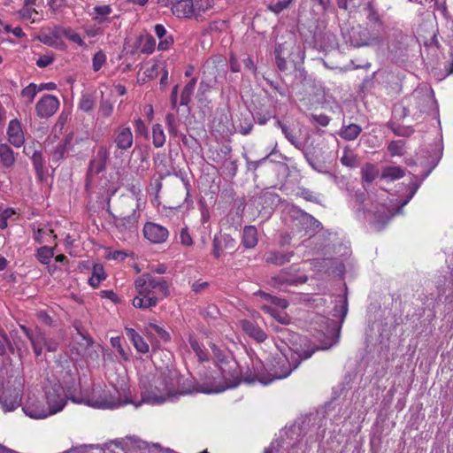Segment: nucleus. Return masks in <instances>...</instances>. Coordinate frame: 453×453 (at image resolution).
Masks as SVG:
<instances>
[{
    "mask_svg": "<svg viewBox=\"0 0 453 453\" xmlns=\"http://www.w3.org/2000/svg\"><path fill=\"white\" fill-rule=\"evenodd\" d=\"M181 380L178 371L168 366L157 368L153 373H140L142 402L159 405L192 393L193 390L180 385Z\"/></svg>",
    "mask_w": 453,
    "mask_h": 453,
    "instance_id": "obj_1",
    "label": "nucleus"
},
{
    "mask_svg": "<svg viewBox=\"0 0 453 453\" xmlns=\"http://www.w3.org/2000/svg\"><path fill=\"white\" fill-rule=\"evenodd\" d=\"M316 349H311L300 352L298 349L288 348L285 352H281L273 358L269 372L263 371L257 366L254 375L243 376L242 380L249 384L257 380L266 386L275 380L285 379L299 366L303 360L310 358Z\"/></svg>",
    "mask_w": 453,
    "mask_h": 453,
    "instance_id": "obj_2",
    "label": "nucleus"
},
{
    "mask_svg": "<svg viewBox=\"0 0 453 453\" xmlns=\"http://www.w3.org/2000/svg\"><path fill=\"white\" fill-rule=\"evenodd\" d=\"M211 351L217 360L218 371L210 378V382L200 386L196 391L211 394L220 393L237 387L242 380V372L238 363L229 355H226L215 344L211 345Z\"/></svg>",
    "mask_w": 453,
    "mask_h": 453,
    "instance_id": "obj_3",
    "label": "nucleus"
},
{
    "mask_svg": "<svg viewBox=\"0 0 453 453\" xmlns=\"http://www.w3.org/2000/svg\"><path fill=\"white\" fill-rule=\"evenodd\" d=\"M137 295L132 304L137 309L155 307L160 301L169 296V284L162 277L150 273L142 274L134 281Z\"/></svg>",
    "mask_w": 453,
    "mask_h": 453,
    "instance_id": "obj_4",
    "label": "nucleus"
},
{
    "mask_svg": "<svg viewBox=\"0 0 453 453\" xmlns=\"http://www.w3.org/2000/svg\"><path fill=\"white\" fill-rule=\"evenodd\" d=\"M348 313L347 296H341L334 305L333 317L329 319L322 315H316L313 319L315 329L321 333L324 339L321 341V349H328L336 345L340 339V331Z\"/></svg>",
    "mask_w": 453,
    "mask_h": 453,
    "instance_id": "obj_5",
    "label": "nucleus"
},
{
    "mask_svg": "<svg viewBox=\"0 0 453 453\" xmlns=\"http://www.w3.org/2000/svg\"><path fill=\"white\" fill-rule=\"evenodd\" d=\"M45 397L47 403L46 408L50 411V415L61 411L66 404L65 392L58 384L46 388Z\"/></svg>",
    "mask_w": 453,
    "mask_h": 453,
    "instance_id": "obj_6",
    "label": "nucleus"
},
{
    "mask_svg": "<svg viewBox=\"0 0 453 453\" xmlns=\"http://www.w3.org/2000/svg\"><path fill=\"white\" fill-rule=\"evenodd\" d=\"M382 41L379 33H371L367 28L358 27L353 29L349 37V42L354 47H365L378 45Z\"/></svg>",
    "mask_w": 453,
    "mask_h": 453,
    "instance_id": "obj_7",
    "label": "nucleus"
},
{
    "mask_svg": "<svg viewBox=\"0 0 453 453\" xmlns=\"http://www.w3.org/2000/svg\"><path fill=\"white\" fill-rule=\"evenodd\" d=\"M142 232L144 237L154 244L164 243L169 237L168 229L154 222L145 223Z\"/></svg>",
    "mask_w": 453,
    "mask_h": 453,
    "instance_id": "obj_8",
    "label": "nucleus"
},
{
    "mask_svg": "<svg viewBox=\"0 0 453 453\" xmlns=\"http://www.w3.org/2000/svg\"><path fill=\"white\" fill-rule=\"evenodd\" d=\"M21 391L17 388H6L0 394V405L6 411H12L21 404Z\"/></svg>",
    "mask_w": 453,
    "mask_h": 453,
    "instance_id": "obj_9",
    "label": "nucleus"
},
{
    "mask_svg": "<svg viewBox=\"0 0 453 453\" xmlns=\"http://www.w3.org/2000/svg\"><path fill=\"white\" fill-rule=\"evenodd\" d=\"M59 104V100L55 96L45 95L36 103V114L40 118H50L58 110Z\"/></svg>",
    "mask_w": 453,
    "mask_h": 453,
    "instance_id": "obj_10",
    "label": "nucleus"
},
{
    "mask_svg": "<svg viewBox=\"0 0 453 453\" xmlns=\"http://www.w3.org/2000/svg\"><path fill=\"white\" fill-rule=\"evenodd\" d=\"M418 188V186L413 188L410 196L401 202V206L396 211H394L393 209H390V208H387V209H384L383 211H376L374 213V220H373L374 226L378 230L381 229L392 217H394L396 213H400L401 209L410 202V200L412 198V196L416 193Z\"/></svg>",
    "mask_w": 453,
    "mask_h": 453,
    "instance_id": "obj_11",
    "label": "nucleus"
},
{
    "mask_svg": "<svg viewBox=\"0 0 453 453\" xmlns=\"http://www.w3.org/2000/svg\"><path fill=\"white\" fill-rule=\"evenodd\" d=\"M20 329L30 341L35 356L39 357L42 353L46 342L47 336L45 334L37 327L35 330H31L24 325L20 326Z\"/></svg>",
    "mask_w": 453,
    "mask_h": 453,
    "instance_id": "obj_12",
    "label": "nucleus"
},
{
    "mask_svg": "<svg viewBox=\"0 0 453 453\" xmlns=\"http://www.w3.org/2000/svg\"><path fill=\"white\" fill-rule=\"evenodd\" d=\"M173 14L177 18L191 19L196 18L198 19L199 16L192 0H177L173 7Z\"/></svg>",
    "mask_w": 453,
    "mask_h": 453,
    "instance_id": "obj_13",
    "label": "nucleus"
},
{
    "mask_svg": "<svg viewBox=\"0 0 453 453\" xmlns=\"http://www.w3.org/2000/svg\"><path fill=\"white\" fill-rule=\"evenodd\" d=\"M8 141L16 148H20L25 142V135L21 123L17 119H12L7 128Z\"/></svg>",
    "mask_w": 453,
    "mask_h": 453,
    "instance_id": "obj_14",
    "label": "nucleus"
},
{
    "mask_svg": "<svg viewBox=\"0 0 453 453\" xmlns=\"http://www.w3.org/2000/svg\"><path fill=\"white\" fill-rule=\"evenodd\" d=\"M299 428L294 426L286 432L287 439L282 438L280 441L276 440L273 441L268 448H265L264 453H293L289 451L288 446L290 444L288 439H292L294 435L298 434Z\"/></svg>",
    "mask_w": 453,
    "mask_h": 453,
    "instance_id": "obj_15",
    "label": "nucleus"
},
{
    "mask_svg": "<svg viewBox=\"0 0 453 453\" xmlns=\"http://www.w3.org/2000/svg\"><path fill=\"white\" fill-rule=\"evenodd\" d=\"M113 142L119 150H127L130 149L134 142L131 128L128 127H119L115 131Z\"/></svg>",
    "mask_w": 453,
    "mask_h": 453,
    "instance_id": "obj_16",
    "label": "nucleus"
},
{
    "mask_svg": "<svg viewBox=\"0 0 453 453\" xmlns=\"http://www.w3.org/2000/svg\"><path fill=\"white\" fill-rule=\"evenodd\" d=\"M139 213L133 210L132 213L125 217H115L114 225L121 233L133 232L137 227Z\"/></svg>",
    "mask_w": 453,
    "mask_h": 453,
    "instance_id": "obj_17",
    "label": "nucleus"
},
{
    "mask_svg": "<svg viewBox=\"0 0 453 453\" xmlns=\"http://www.w3.org/2000/svg\"><path fill=\"white\" fill-rule=\"evenodd\" d=\"M116 394L118 395L111 393L109 395L105 394L104 397L98 399L93 406L100 409H114L130 403L127 397L122 399L119 397V392H116Z\"/></svg>",
    "mask_w": 453,
    "mask_h": 453,
    "instance_id": "obj_18",
    "label": "nucleus"
},
{
    "mask_svg": "<svg viewBox=\"0 0 453 453\" xmlns=\"http://www.w3.org/2000/svg\"><path fill=\"white\" fill-rule=\"evenodd\" d=\"M307 280L306 276L294 277L288 274L286 270L281 271L277 276L272 278V286L282 289L284 285H297Z\"/></svg>",
    "mask_w": 453,
    "mask_h": 453,
    "instance_id": "obj_19",
    "label": "nucleus"
},
{
    "mask_svg": "<svg viewBox=\"0 0 453 453\" xmlns=\"http://www.w3.org/2000/svg\"><path fill=\"white\" fill-rule=\"evenodd\" d=\"M110 152L104 146L98 148L96 158L90 161L89 172L98 174L105 170Z\"/></svg>",
    "mask_w": 453,
    "mask_h": 453,
    "instance_id": "obj_20",
    "label": "nucleus"
},
{
    "mask_svg": "<svg viewBox=\"0 0 453 453\" xmlns=\"http://www.w3.org/2000/svg\"><path fill=\"white\" fill-rule=\"evenodd\" d=\"M242 329L251 338L258 342H263L266 338V334L253 322L243 319L240 321Z\"/></svg>",
    "mask_w": 453,
    "mask_h": 453,
    "instance_id": "obj_21",
    "label": "nucleus"
},
{
    "mask_svg": "<svg viewBox=\"0 0 453 453\" xmlns=\"http://www.w3.org/2000/svg\"><path fill=\"white\" fill-rule=\"evenodd\" d=\"M294 256L293 251L282 252L278 250H270L265 254V262L276 266L283 265L288 263Z\"/></svg>",
    "mask_w": 453,
    "mask_h": 453,
    "instance_id": "obj_22",
    "label": "nucleus"
},
{
    "mask_svg": "<svg viewBox=\"0 0 453 453\" xmlns=\"http://www.w3.org/2000/svg\"><path fill=\"white\" fill-rule=\"evenodd\" d=\"M44 405L28 403L23 407L25 414L32 418L41 419L50 416V411Z\"/></svg>",
    "mask_w": 453,
    "mask_h": 453,
    "instance_id": "obj_23",
    "label": "nucleus"
},
{
    "mask_svg": "<svg viewBox=\"0 0 453 453\" xmlns=\"http://www.w3.org/2000/svg\"><path fill=\"white\" fill-rule=\"evenodd\" d=\"M24 153L30 156L34 168L37 175L41 176L43 173L44 160L42 154L40 150H32L31 147H26Z\"/></svg>",
    "mask_w": 453,
    "mask_h": 453,
    "instance_id": "obj_24",
    "label": "nucleus"
},
{
    "mask_svg": "<svg viewBox=\"0 0 453 453\" xmlns=\"http://www.w3.org/2000/svg\"><path fill=\"white\" fill-rule=\"evenodd\" d=\"M0 161L5 168H11L15 164L14 152L7 143H0Z\"/></svg>",
    "mask_w": 453,
    "mask_h": 453,
    "instance_id": "obj_25",
    "label": "nucleus"
},
{
    "mask_svg": "<svg viewBox=\"0 0 453 453\" xmlns=\"http://www.w3.org/2000/svg\"><path fill=\"white\" fill-rule=\"evenodd\" d=\"M362 132V127L357 124L351 123L342 125L339 131V135L346 141H354Z\"/></svg>",
    "mask_w": 453,
    "mask_h": 453,
    "instance_id": "obj_26",
    "label": "nucleus"
},
{
    "mask_svg": "<svg viewBox=\"0 0 453 453\" xmlns=\"http://www.w3.org/2000/svg\"><path fill=\"white\" fill-rule=\"evenodd\" d=\"M53 36L56 38H59L61 36H65L68 38L70 41L82 46L84 45V41L81 37V35L75 32H73L70 28H64V27H56L53 30Z\"/></svg>",
    "mask_w": 453,
    "mask_h": 453,
    "instance_id": "obj_27",
    "label": "nucleus"
},
{
    "mask_svg": "<svg viewBox=\"0 0 453 453\" xmlns=\"http://www.w3.org/2000/svg\"><path fill=\"white\" fill-rule=\"evenodd\" d=\"M257 243V231L253 226H245L242 234V244L248 248L252 249Z\"/></svg>",
    "mask_w": 453,
    "mask_h": 453,
    "instance_id": "obj_28",
    "label": "nucleus"
},
{
    "mask_svg": "<svg viewBox=\"0 0 453 453\" xmlns=\"http://www.w3.org/2000/svg\"><path fill=\"white\" fill-rule=\"evenodd\" d=\"M405 175V170L400 166H386L381 173V179L394 181L403 178Z\"/></svg>",
    "mask_w": 453,
    "mask_h": 453,
    "instance_id": "obj_29",
    "label": "nucleus"
},
{
    "mask_svg": "<svg viewBox=\"0 0 453 453\" xmlns=\"http://www.w3.org/2000/svg\"><path fill=\"white\" fill-rule=\"evenodd\" d=\"M340 161L343 165L350 168H356L359 165L357 154H355L349 146L343 148Z\"/></svg>",
    "mask_w": 453,
    "mask_h": 453,
    "instance_id": "obj_30",
    "label": "nucleus"
},
{
    "mask_svg": "<svg viewBox=\"0 0 453 453\" xmlns=\"http://www.w3.org/2000/svg\"><path fill=\"white\" fill-rule=\"evenodd\" d=\"M196 81L197 79L194 77L185 85L180 95V105L187 106L190 103L191 96L195 91Z\"/></svg>",
    "mask_w": 453,
    "mask_h": 453,
    "instance_id": "obj_31",
    "label": "nucleus"
},
{
    "mask_svg": "<svg viewBox=\"0 0 453 453\" xmlns=\"http://www.w3.org/2000/svg\"><path fill=\"white\" fill-rule=\"evenodd\" d=\"M276 125L281 129V132L292 145H294L298 150L303 149V142L296 137L293 130L289 129L280 120H277Z\"/></svg>",
    "mask_w": 453,
    "mask_h": 453,
    "instance_id": "obj_32",
    "label": "nucleus"
},
{
    "mask_svg": "<svg viewBox=\"0 0 453 453\" xmlns=\"http://www.w3.org/2000/svg\"><path fill=\"white\" fill-rule=\"evenodd\" d=\"M54 256V248L42 246L36 250L35 257L42 265H49Z\"/></svg>",
    "mask_w": 453,
    "mask_h": 453,
    "instance_id": "obj_33",
    "label": "nucleus"
},
{
    "mask_svg": "<svg viewBox=\"0 0 453 453\" xmlns=\"http://www.w3.org/2000/svg\"><path fill=\"white\" fill-rule=\"evenodd\" d=\"M105 279L104 268L100 265H96L93 267L91 277L88 279V283L93 288H97L101 281Z\"/></svg>",
    "mask_w": 453,
    "mask_h": 453,
    "instance_id": "obj_34",
    "label": "nucleus"
},
{
    "mask_svg": "<svg viewBox=\"0 0 453 453\" xmlns=\"http://www.w3.org/2000/svg\"><path fill=\"white\" fill-rule=\"evenodd\" d=\"M216 83V79L202 80L197 90V98L199 101L206 100V94L211 91Z\"/></svg>",
    "mask_w": 453,
    "mask_h": 453,
    "instance_id": "obj_35",
    "label": "nucleus"
},
{
    "mask_svg": "<svg viewBox=\"0 0 453 453\" xmlns=\"http://www.w3.org/2000/svg\"><path fill=\"white\" fill-rule=\"evenodd\" d=\"M153 144L156 148L162 147L165 142V135L160 124H155L152 127Z\"/></svg>",
    "mask_w": 453,
    "mask_h": 453,
    "instance_id": "obj_36",
    "label": "nucleus"
},
{
    "mask_svg": "<svg viewBox=\"0 0 453 453\" xmlns=\"http://www.w3.org/2000/svg\"><path fill=\"white\" fill-rule=\"evenodd\" d=\"M361 173L363 180L367 183H372L379 174L377 167L372 164H366L364 165Z\"/></svg>",
    "mask_w": 453,
    "mask_h": 453,
    "instance_id": "obj_37",
    "label": "nucleus"
},
{
    "mask_svg": "<svg viewBox=\"0 0 453 453\" xmlns=\"http://www.w3.org/2000/svg\"><path fill=\"white\" fill-rule=\"evenodd\" d=\"M95 104L96 100L92 95L88 93L82 94L78 108L84 112H90L94 109Z\"/></svg>",
    "mask_w": 453,
    "mask_h": 453,
    "instance_id": "obj_38",
    "label": "nucleus"
},
{
    "mask_svg": "<svg viewBox=\"0 0 453 453\" xmlns=\"http://www.w3.org/2000/svg\"><path fill=\"white\" fill-rule=\"evenodd\" d=\"M70 143V141L65 139L63 142H60L52 152V160L55 162H59L63 158H65V154L67 153V145Z\"/></svg>",
    "mask_w": 453,
    "mask_h": 453,
    "instance_id": "obj_39",
    "label": "nucleus"
},
{
    "mask_svg": "<svg viewBox=\"0 0 453 453\" xmlns=\"http://www.w3.org/2000/svg\"><path fill=\"white\" fill-rule=\"evenodd\" d=\"M112 12V9L110 5H97L94 7V14L95 19L98 21V23H103L106 20L107 16L110 15Z\"/></svg>",
    "mask_w": 453,
    "mask_h": 453,
    "instance_id": "obj_40",
    "label": "nucleus"
},
{
    "mask_svg": "<svg viewBox=\"0 0 453 453\" xmlns=\"http://www.w3.org/2000/svg\"><path fill=\"white\" fill-rule=\"evenodd\" d=\"M188 342H189L191 349L197 356L199 361H201V362L206 361L207 360L206 352L201 347L199 342L195 338H192V337L189 338Z\"/></svg>",
    "mask_w": 453,
    "mask_h": 453,
    "instance_id": "obj_41",
    "label": "nucleus"
},
{
    "mask_svg": "<svg viewBox=\"0 0 453 453\" xmlns=\"http://www.w3.org/2000/svg\"><path fill=\"white\" fill-rule=\"evenodd\" d=\"M147 329L150 334L155 333L160 339L164 340L165 342L170 340V334L163 327L154 323H150Z\"/></svg>",
    "mask_w": 453,
    "mask_h": 453,
    "instance_id": "obj_42",
    "label": "nucleus"
},
{
    "mask_svg": "<svg viewBox=\"0 0 453 453\" xmlns=\"http://www.w3.org/2000/svg\"><path fill=\"white\" fill-rule=\"evenodd\" d=\"M38 92L37 85L30 83L22 89L21 96L27 98L28 104H32Z\"/></svg>",
    "mask_w": 453,
    "mask_h": 453,
    "instance_id": "obj_43",
    "label": "nucleus"
},
{
    "mask_svg": "<svg viewBox=\"0 0 453 453\" xmlns=\"http://www.w3.org/2000/svg\"><path fill=\"white\" fill-rule=\"evenodd\" d=\"M19 14L23 20H31L35 22L36 20V15L38 14L37 11L31 6H24L19 12Z\"/></svg>",
    "mask_w": 453,
    "mask_h": 453,
    "instance_id": "obj_44",
    "label": "nucleus"
},
{
    "mask_svg": "<svg viewBox=\"0 0 453 453\" xmlns=\"http://www.w3.org/2000/svg\"><path fill=\"white\" fill-rule=\"evenodd\" d=\"M112 111V104L109 100L102 99L98 109V115L102 118H108Z\"/></svg>",
    "mask_w": 453,
    "mask_h": 453,
    "instance_id": "obj_45",
    "label": "nucleus"
},
{
    "mask_svg": "<svg viewBox=\"0 0 453 453\" xmlns=\"http://www.w3.org/2000/svg\"><path fill=\"white\" fill-rule=\"evenodd\" d=\"M105 61L106 55L102 50H99L96 53H95L92 58L93 70L95 72H98L104 65Z\"/></svg>",
    "mask_w": 453,
    "mask_h": 453,
    "instance_id": "obj_46",
    "label": "nucleus"
},
{
    "mask_svg": "<svg viewBox=\"0 0 453 453\" xmlns=\"http://www.w3.org/2000/svg\"><path fill=\"white\" fill-rule=\"evenodd\" d=\"M195 6L197 15L200 17L201 13L211 9L214 4V0H195Z\"/></svg>",
    "mask_w": 453,
    "mask_h": 453,
    "instance_id": "obj_47",
    "label": "nucleus"
},
{
    "mask_svg": "<svg viewBox=\"0 0 453 453\" xmlns=\"http://www.w3.org/2000/svg\"><path fill=\"white\" fill-rule=\"evenodd\" d=\"M13 343L15 345V349L17 350V353L19 357V358H23L25 356H27L29 353L28 348L24 341H22L20 338H16L13 340Z\"/></svg>",
    "mask_w": 453,
    "mask_h": 453,
    "instance_id": "obj_48",
    "label": "nucleus"
},
{
    "mask_svg": "<svg viewBox=\"0 0 453 453\" xmlns=\"http://www.w3.org/2000/svg\"><path fill=\"white\" fill-rule=\"evenodd\" d=\"M260 295L263 296L265 297V299L270 301L272 303H273L282 309H285L288 306V302L286 299L273 296L270 294L264 293V292H261Z\"/></svg>",
    "mask_w": 453,
    "mask_h": 453,
    "instance_id": "obj_49",
    "label": "nucleus"
},
{
    "mask_svg": "<svg viewBox=\"0 0 453 453\" xmlns=\"http://www.w3.org/2000/svg\"><path fill=\"white\" fill-rule=\"evenodd\" d=\"M212 246V254L216 258H219L224 250L222 239L220 235L214 236Z\"/></svg>",
    "mask_w": 453,
    "mask_h": 453,
    "instance_id": "obj_50",
    "label": "nucleus"
},
{
    "mask_svg": "<svg viewBox=\"0 0 453 453\" xmlns=\"http://www.w3.org/2000/svg\"><path fill=\"white\" fill-rule=\"evenodd\" d=\"M131 342L138 352L142 354L149 352V345L141 335L137 338V340H134Z\"/></svg>",
    "mask_w": 453,
    "mask_h": 453,
    "instance_id": "obj_51",
    "label": "nucleus"
},
{
    "mask_svg": "<svg viewBox=\"0 0 453 453\" xmlns=\"http://www.w3.org/2000/svg\"><path fill=\"white\" fill-rule=\"evenodd\" d=\"M180 242L184 246H192L193 245V240L190 236L188 228L182 227L179 234Z\"/></svg>",
    "mask_w": 453,
    "mask_h": 453,
    "instance_id": "obj_52",
    "label": "nucleus"
},
{
    "mask_svg": "<svg viewBox=\"0 0 453 453\" xmlns=\"http://www.w3.org/2000/svg\"><path fill=\"white\" fill-rule=\"evenodd\" d=\"M155 45H156L155 39L150 35L147 36L144 40V42H143V45L142 48V52L146 53V54L152 53L155 49Z\"/></svg>",
    "mask_w": 453,
    "mask_h": 453,
    "instance_id": "obj_53",
    "label": "nucleus"
},
{
    "mask_svg": "<svg viewBox=\"0 0 453 453\" xmlns=\"http://www.w3.org/2000/svg\"><path fill=\"white\" fill-rule=\"evenodd\" d=\"M310 119L321 127H326L330 122V118L326 114H311Z\"/></svg>",
    "mask_w": 453,
    "mask_h": 453,
    "instance_id": "obj_54",
    "label": "nucleus"
},
{
    "mask_svg": "<svg viewBox=\"0 0 453 453\" xmlns=\"http://www.w3.org/2000/svg\"><path fill=\"white\" fill-rule=\"evenodd\" d=\"M165 123H166L169 133L175 135L177 134V125H176V120H175L174 115L172 113L166 114Z\"/></svg>",
    "mask_w": 453,
    "mask_h": 453,
    "instance_id": "obj_55",
    "label": "nucleus"
},
{
    "mask_svg": "<svg viewBox=\"0 0 453 453\" xmlns=\"http://www.w3.org/2000/svg\"><path fill=\"white\" fill-rule=\"evenodd\" d=\"M14 211L12 209H5L0 214V228L4 229L7 227L8 223L7 220L14 214Z\"/></svg>",
    "mask_w": 453,
    "mask_h": 453,
    "instance_id": "obj_56",
    "label": "nucleus"
},
{
    "mask_svg": "<svg viewBox=\"0 0 453 453\" xmlns=\"http://www.w3.org/2000/svg\"><path fill=\"white\" fill-rule=\"evenodd\" d=\"M6 345L11 347V351L14 353V348L11 346V342L5 333L1 334L0 337V356H3L6 352Z\"/></svg>",
    "mask_w": 453,
    "mask_h": 453,
    "instance_id": "obj_57",
    "label": "nucleus"
},
{
    "mask_svg": "<svg viewBox=\"0 0 453 453\" xmlns=\"http://www.w3.org/2000/svg\"><path fill=\"white\" fill-rule=\"evenodd\" d=\"M224 250H233L235 246V241L228 234H220Z\"/></svg>",
    "mask_w": 453,
    "mask_h": 453,
    "instance_id": "obj_58",
    "label": "nucleus"
},
{
    "mask_svg": "<svg viewBox=\"0 0 453 453\" xmlns=\"http://www.w3.org/2000/svg\"><path fill=\"white\" fill-rule=\"evenodd\" d=\"M305 159L308 162V164L314 169L315 171L321 173H329L328 172L324 170V166L321 165H317L312 157H311L309 154H304Z\"/></svg>",
    "mask_w": 453,
    "mask_h": 453,
    "instance_id": "obj_59",
    "label": "nucleus"
},
{
    "mask_svg": "<svg viewBox=\"0 0 453 453\" xmlns=\"http://www.w3.org/2000/svg\"><path fill=\"white\" fill-rule=\"evenodd\" d=\"M388 150L392 155H401L403 151V143L402 142H392L388 145Z\"/></svg>",
    "mask_w": 453,
    "mask_h": 453,
    "instance_id": "obj_60",
    "label": "nucleus"
},
{
    "mask_svg": "<svg viewBox=\"0 0 453 453\" xmlns=\"http://www.w3.org/2000/svg\"><path fill=\"white\" fill-rule=\"evenodd\" d=\"M52 62H53V58L51 56L44 55V56L40 57L37 59L36 65L39 67L43 68V67L50 65Z\"/></svg>",
    "mask_w": 453,
    "mask_h": 453,
    "instance_id": "obj_61",
    "label": "nucleus"
},
{
    "mask_svg": "<svg viewBox=\"0 0 453 453\" xmlns=\"http://www.w3.org/2000/svg\"><path fill=\"white\" fill-rule=\"evenodd\" d=\"M173 40L172 36H168V37L160 39L157 49L159 50H165L173 44Z\"/></svg>",
    "mask_w": 453,
    "mask_h": 453,
    "instance_id": "obj_62",
    "label": "nucleus"
},
{
    "mask_svg": "<svg viewBox=\"0 0 453 453\" xmlns=\"http://www.w3.org/2000/svg\"><path fill=\"white\" fill-rule=\"evenodd\" d=\"M303 221L304 223H309L313 229L319 227L321 225L318 219L307 213L303 214Z\"/></svg>",
    "mask_w": 453,
    "mask_h": 453,
    "instance_id": "obj_63",
    "label": "nucleus"
},
{
    "mask_svg": "<svg viewBox=\"0 0 453 453\" xmlns=\"http://www.w3.org/2000/svg\"><path fill=\"white\" fill-rule=\"evenodd\" d=\"M66 4V0H51L49 3V6L50 10L53 12H57L60 10L61 8L65 7Z\"/></svg>",
    "mask_w": 453,
    "mask_h": 453,
    "instance_id": "obj_64",
    "label": "nucleus"
}]
</instances>
